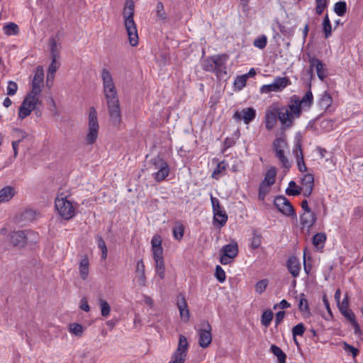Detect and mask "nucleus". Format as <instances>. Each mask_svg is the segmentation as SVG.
<instances>
[{
    "label": "nucleus",
    "mask_w": 363,
    "mask_h": 363,
    "mask_svg": "<svg viewBox=\"0 0 363 363\" xmlns=\"http://www.w3.org/2000/svg\"><path fill=\"white\" fill-rule=\"evenodd\" d=\"M313 104V96L311 90L307 91L301 99L296 94L291 96L286 106H279L281 130H286L294 126L295 120L301 116L303 111H308Z\"/></svg>",
    "instance_id": "nucleus-1"
},
{
    "label": "nucleus",
    "mask_w": 363,
    "mask_h": 363,
    "mask_svg": "<svg viewBox=\"0 0 363 363\" xmlns=\"http://www.w3.org/2000/svg\"><path fill=\"white\" fill-rule=\"evenodd\" d=\"M101 79L109 116L113 124L118 125L121 121V113L118 92L113 77L106 68L101 71Z\"/></svg>",
    "instance_id": "nucleus-2"
},
{
    "label": "nucleus",
    "mask_w": 363,
    "mask_h": 363,
    "mask_svg": "<svg viewBox=\"0 0 363 363\" xmlns=\"http://www.w3.org/2000/svg\"><path fill=\"white\" fill-rule=\"evenodd\" d=\"M44 70L41 66L36 67L32 82V89L22 101L19 107L18 118L24 119L28 116L31 111L35 110L38 104H40L39 96L42 91L43 84Z\"/></svg>",
    "instance_id": "nucleus-3"
},
{
    "label": "nucleus",
    "mask_w": 363,
    "mask_h": 363,
    "mask_svg": "<svg viewBox=\"0 0 363 363\" xmlns=\"http://www.w3.org/2000/svg\"><path fill=\"white\" fill-rule=\"evenodd\" d=\"M135 4L133 0H125L123 9L124 25L127 31L129 43L132 46L138 44V35L136 23L133 20Z\"/></svg>",
    "instance_id": "nucleus-4"
},
{
    "label": "nucleus",
    "mask_w": 363,
    "mask_h": 363,
    "mask_svg": "<svg viewBox=\"0 0 363 363\" xmlns=\"http://www.w3.org/2000/svg\"><path fill=\"white\" fill-rule=\"evenodd\" d=\"M99 125L97 120V112L94 107H91L89 114V130L86 135V143L88 145L94 144L99 134Z\"/></svg>",
    "instance_id": "nucleus-5"
},
{
    "label": "nucleus",
    "mask_w": 363,
    "mask_h": 363,
    "mask_svg": "<svg viewBox=\"0 0 363 363\" xmlns=\"http://www.w3.org/2000/svg\"><path fill=\"white\" fill-rule=\"evenodd\" d=\"M211 201L213 213V223L215 226L220 228L226 224L228 218V215L223 209V206L220 205V201L217 198L213 196L212 194H211Z\"/></svg>",
    "instance_id": "nucleus-6"
},
{
    "label": "nucleus",
    "mask_w": 363,
    "mask_h": 363,
    "mask_svg": "<svg viewBox=\"0 0 363 363\" xmlns=\"http://www.w3.org/2000/svg\"><path fill=\"white\" fill-rule=\"evenodd\" d=\"M55 208L58 213L65 220H69L75 216V208L72 201L67 200V197L56 198Z\"/></svg>",
    "instance_id": "nucleus-7"
},
{
    "label": "nucleus",
    "mask_w": 363,
    "mask_h": 363,
    "mask_svg": "<svg viewBox=\"0 0 363 363\" xmlns=\"http://www.w3.org/2000/svg\"><path fill=\"white\" fill-rule=\"evenodd\" d=\"M189 346V345L186 337L183 335H180L177 348L172 354V359L169 362L184 363L187 355Z\"/></svg>",
    "instance_id": "nucleus-8"
},
{
    "label": "nucleus",
    "mask_w": 363,
    "mask_h": 363,
    "mask_svg": "<svg viewBox=\"0 0 363 363\" xmlns=\"http://www.w3.org/2000/svg\"><path fill=\"white\" fill-rule=\"evenodd\" d=\"M290 84L291 81L289 78L286 77H277L272 84L262 85L260 87V93L269 94L270 92H280Z\"/></svg>",
    "instance_id": "nucleus-9"
},
{
    "label": "nucleus",
    "mask_w": 363,
    "mask_h": 363,
    "mask_svg": "<svg viewBox=\"0 0 363 363\" xmlns=\"http://www.w3.org/2000/svg\"><path fill=\"white\" fill-rule=\"evenodd\" d=\"M302 135L300 132L296 133L294 138V145L293 148V154L296 158L298 169L304 172L307 171V167L305 164L303 154L301 148Z\"/></svg>",
    "instance_id": "nucleus-10"
},
{
    "label": "nucleus",
    "mask_w": 363,
    "mask_h": 363,
    "mask_svg": "<svg viewBox=\"0 0 363 363\" xmlns=\"http://www.w3.org/2000/svg\"><path fill=\"white\" fill-rule=\"evenodd\" d=\"M274 205L283 215L296 218V213L289 200L284 196H277L274 199Z\"/></svg>",
    "instance_id": "nucleus-11"
},
{
    "label": "nucleus",
    "mask_w": 363,
    "mask_h": 363,
    "mask_svg": "<svg viewBox=\"0 0 363 363\" xmlns=\"http://www.w3.org/2000/svg\"><path fill=\"white\" fill-rule=\"evenodd\" d=\"M220 252L222 253V255L220 258V262L223 265L231 263L238 254V243L233 241L229 244L223 246Z\"/></svg>",
    "instance_id": "nucleus-12"
},
{
    "label": "nucleus",
    "mask_w": 363,
    "mask_h": 363,
    "mask_svg": "<svg viewBox=\"0 0 363 363\" xmlns=\"http://www.w3.org/2000/svg\"><path fill=\"white\" fill-rule=\"evenodd\" d=\"M201 328L197 330L199 346L206 348L212 342L211 326L208 321H204Z\"/></svg>",
    "instance_id": "nucleus-13"
},
{
    "label": "nucleus",
    "mask_w": 363,
    "mask_h": 363,
    "mask_svg": "<svg viewBox=\"0 0 363 363\" xmlns=\"http://www.w3.org/2000/svg\"><path fill=\"white\" fill-rule=\"evenodd\" d=\"M228 58L229 57L226 54L213 55V59L215 62L214 74L219 79H223L228 74L226 63Z\"/></svg>",
    "instance_id": "nucleus-14"
},
{
    "label": "nucleus",
    "mask_w": 363,
    "mask_h": 363,
    "mask_svg": "<svg viewBox=\"0 0 363 363\" xmlns=\"http://www.w3.org/2000/svg\"><path fill=\"white\" fill-rule=\"evenodd\" d=\"M280 116L281 111L279 106H272L266 111L264 124L268 130H271L275 127L277 120L280 121Z\"/></svg>",
    "instance_id": "nucleus-15"
},
{
    "label": "nucleus",
    "mask_w": 363,
    "mask_h": 363,
    "mask_svg": "<svg viewBox=\"0 0 363 363\" xmlns=\"http://www.w3.org/2000/svg\"><path fill=\"white\" fill-rule=\"evenodd\" d=\"M256 110L252 107L242 108L241 111H236L233 118L236 121H243L245 124H250L256 117Z\"/></svg>",
    "instance_id": "nucleus-16"
},
{
    "label": "nucleus",
    "mask_w": 363,
    "mask_h": 363,
    "mask_svg": "<svg viewBox=\"0 0 363 363\" xmlns=\"http://www.w3.org/2000/svg\"><path fill=\"white\" fill-rule=\"evenodd\" d=\"M308 62L312 67H314L318 77L323 81L328 77V69L325 64L315 56L309 57Z\"/></svg>",
    "instance_id": "nucleus-17"
},
{
    "label": "nucleus",
    "mask_w": 363,
    "mask_h": 363,
    "mask_svg": "<svg viewBox=\"0 0 363 363\" xmlns=\"http://www.w3.org/2000/svg\"><path fill=\"white\" fill-rule=\"evenodd\" d=\"M134 280H135L140 286H146L145 267L143 259L138 260L136 262Z\"/></svg>",
    "instance_id": "nucleus-18"
},
{
    "label": "nucleus",
    "mask_w": 363,
    "mask_h": 363,
    "mask_svg": "<svg viewBox=\"0 0 363 363\" xmlns=\"http://www.w3.org/2000/svg\"><path fill=\"white\" fill-rule=\"evenodd\" d=\"M177 306L179 311L182 320L184 322H187L189 319L190 313L185 297L182 294H179L177 297Z\"/></svg>",
    "instance_id": "nucleus-19"
},
{
    "label": "nucleus",
    "mask_w": 363,
    "mask_h": 363,
    "mask_svg": "<svg viewBox=\"0 0 363 363\" xmlns=\"http://www.w3.org/2000/svg\"><path fill=\"white\" fill-rule=\"evenodd\" d=\"M286 268L294 278L298 277L301 271V263L298 259L295 256L289 257L286 262Z\"/></svg>",
    "instance_id": "nucleus-20"
},
{
    "label": "nucleus",
    "mask_w": 363,
    "mask_h": 363,
    "mask_svg": "<svg viewBox=\"0 0 363 363\" xmlns=\"http://www.w3.org/2000/svg\"><path fill=\"white\" fill-rule=\"evenodd\" d=\"M10 240L13 246H25L27 242L26 231L18 230L13 232L11 235Z\"/></svg>",
    "instance_id": "nucleus-21"
},
{
    "label": "nucleus",
    "mask_w": 363,
    "mask_h": 363,
    "mask_svg": "<svg viewBox=\"0 0 363 363\" xmlns=\"http://www.w3.org/2000/svg\"><path fill=\"white\" fill-rule=\"evenodd\" d=\"M316 214L313 211L303 212L300 216L301 224L303 228H310L316 222Z\"/></svg>",
    "instance_id": "nucleus-22"
},
{
    "label": "nucleus",
    "mask_w": 363,
    "mask_h": 363,
    "mask_svg": "<svg viewBox=\"0 0 363 363\" xmlns=\"http://www.w3.org/2000/svg\"><path fill=\"white\" fill-rule=\"evenodd\" d=\"M152 257L155 262L156 274L159 276L160 279H163L165 277V266L163 255H158V257H157L155 255Z\"/></svg>",
    "instance_id": "nucleus-23"
},
{
    "label": "nucleus",
    "mask_w": 363,
    "mask_h": 363,
    "mask_svg": "<svg viewBox=\"0 0 363 363\" xmlns=\"http://www.w3.org/2000/svg\"><path fill=\"white\" fill-rule=\"evenodd\" d=\"M49 47L51 59L58 60L60 58V52L61 44L57 43L55 37H51L49 39Z\"/></svg>",
    "instance_id": "nucleus-24"
},
{
    "label": "nucleus",
    "mask_w": 363,
    "mask_h": 363,
    "mask_svg": "<svg viewBox=\"0 0 363 363\" xmlns=\"http://www.w3.org/2000/svg\"><path fill=\"white\" fill-rule=\"evenodd\" d=\"M152 256L163 255V248L162 247V239L160 235H155L151 240Z\"/></svg>",
    "instance_id": "nucleus-25"
},
{
    "label": "nucleus",
    "mask_w": 363,
    "mask_h": 363,
    "mask_svg": "<svg viewBox=\"0 0 363 363\" xmlns=\"http://www.w3.org/2000/svg\"><path fill=\"white\" fill-rule=\"evenodd\" d=\"M169 166L167 163L165 165L160 167V168L153 174V177L157 182H161L165 180L169 176Z\"/></svg>",
    "instance_id": "nucleus-26"
},
{
    "label": "nucleus",
    "mask_w": 363,
    "mask_h": 363,
    "mask_svg": "<svg viewBox=\"0 0 363 363\" xmlns=\"http://www.w3.org/2000/svg\"><path fill=\"white\" fill-rule=\"evenodd\" d=\"M15 195V190L12 186H7L0 190V203L11 200Z\"/></svg>",
    "instance_id": "nucleus-27"
},
{
    "label": "nucleus",
    "mask_w": 363,
    "mask_h": 363,
    "mask_svg": "<svg viewBox=\"0 0 363 363\" xmlns=\"http://www.w3.org/2000/svg\"><path fill=\"white\" fill-rule=\"evenodd\" d=\"M89 261L87 256H84L79 262V270L80 277L83 280L86 279L89 274Z\"/></svg>",
    "instance_id": "nucleus-28"
},
{
    "label": "nucleus",
    "mask_w": 363,
    "mask_h": 363,
    "mask_svg": "<svg viewBox=\"0 0 363 363\" xmlns=\"http://www.w3.org/2000/svg\"><path fill=\"white\" fill-rule=\"evenodd\" d=\"M277 175V169L275 167H270L265 173L264 179L261 182V184H266L271 186L275 182V178Z\"/></svg>",
    "instance_id": "nucleus-29"
},
{
    "label": "nucleus",
    "mask_w": 363,
    "mask_h": 363,
    "mask_svg": "<svg viewBox=\"0 0 363 363\" xmlns=\"http://www.w3.org/2000/svg\"><path fill=\"white\" fill-rule=\"evenodd\" d=\"M333 99L328 91H325L318 101V105L321 109L327 111L331 106Z\"/></svg>",
    "instance_id": "nucleus-30"
},
{
    "label": "nucleus",
    "mask_w": 363,
    "mask_h": 363,
    "mask_svg": "<svg viewBox=\"0 0 363 363\" xmlns=\"http://www.w3.org/2000/svg\"><path fill=\"white\" fill-rule=\"evenodd\" d=\"M274 152L275 157L279 160L281 167L288 171L291 165L287 157L284 154V150H278L277 151H274Z\"/></svg>",
    "instance_id": "nucleus-31"
},
{
    "label": "nucleus",
    "mask_w": 363,
    "mask_h": 363,
    "mask_svg": "<svg viewBox=\"0 0 363 363\" xmlns=\"http://www.w3.org/2000/svg\"><path fill=\"white\" fill-rule=\"evenodd\" d=\"M184 225L180 222H176L174 226L172 228L173 238L178 241L182 240L184 234Z\"/></svg>",
    "instance_id": "nucleus-32"
},
{
    "label": "nucleus",
    "mask_w": 363,
    "mask_h": 363,
    "mask_svg": "<svg viewBox=\"0 0 363 363\" xmlns=\"http://www.w3.org/2000/svg\"><path fill=\"white\" fill-rule=\"evenodd\" d=\"M269 350L274 356L277 357L279 363H286V354L279 347L276 345H272Z\"/></svg>",
    "instance_id": "nucleus-33"
},
{
    "label": "nucleus",
    "mask_w": 363,
    "mask_h": 363,
    "mask_svg": "<svg viewBox=\"0 0 363 363\" xmlns=\"http://www.w3.org/2000/svg\"><path fill=\"white\" fill-rule=\"evenodd\" d=\"M288 148V144L284 137L277 138L274 140L272 143L273 151L278 150H284Z\"/></svg>",
    "instance_id": "nucleus-34"
},
{
    "label": "nucleus",
    "mask_w": 363,
    "mask_h": 363,
    "mask_svg": "<svg viewBox=\"0 0 363 363\" xmlns=\"http://www.w3.org/2000/svg\"><path fill=\"white\" fill-rule=\"evenodd\" d=\"M322 26V30L324 33L325 38L328 39L332 35V26L328 14L324 17Z\"/></svg>",
    "instance_id": "nucleus-35"
},
{
    "label": "nucleus",
    "mask_w": 363,
    "mask_h": 363,
    "mask_svg": "<svg viewBox=\"0 0 363 363\" xmlns=\"http://www.w3.org/2000/svg\"><path fill=\"white\" fill-rule=\"evenodd\" d=\"M96 241L98 247L101 251V259L105 260L107 258V254H108V249H107L106 242L104 240L103 238L99 235H97L96 236Z\"/></svg>",
    "instance_id": "nucleus-36"
},
{
    "label": "nucleus",
    "mask_w": 363,
    "mask_h": 363,
    "mask_svg": "<svg viewBox=\"0 0 363 363\" xmlns=\"http://www.w3.org/2000/svg\"><path fill=\"white\" fill-rule=\"evenodd\" d=\"M4 34L7 35H16L19 33L18 26L15 23H9L3 27Z\"/></svg>",
    "instance_id": "nucleus-37"
},
{
    "label": "nucleus",
    "mask_w": 363,
    "mask_h": 363,
    "mask_svg": "<svg viewBox=\"0 0 363 363\" xmlns=\"http://www.w3.org/2000/svg\"><path fill=\"white\" fill-rule=\"evenodd\" d=\"M202 68L206 72H215V62L213 59V55L211 57H207L202 62Z\"/></svg>",
    "instance_id": "nucleus-38"
},
{
    "label": "nucleus",
    "mask_w": 363,
    "mask_h": 363,
    "mask_svg": "<svg viewBox=\"0 0 363 363\" xmlns=\"http://www.w3.org/2000/svg\"><path fill=\"white\" fill-rule=\"evenodd\" d=\"M227 166L228 164L225 160L218 162L216 167L212 172L211 177L216 179H218L220 177V174L226 169Z\"/></svg>",
    "instance_id": "nucleus-39"
},
{
    "label": "nucleus",
    "mask_w": 363,
    "mask_h": 363,
    "mask_svg": "<svg viewBox=\"0 0 363 363\" xmlns=\"http://www.w3.org/2000/svg\"><path fill=\"white\" fill-rule=\"evenodd\" d=\"M334 12L338 16H343L347 12V4L345 1H340L335 4Z\"/></svg>",
    "instance_id": "nucleus-40"
},
{
    "label": "nucleus",
    "mask_w": 363,
    "mask_h": 363,
    "mask_svg": "<svg viewBox=\"0 0 363 363\" xmlns=\"http://www.w3.org/2000/svg\"><path fill=\"white\" fill-rule=\"evenodd\" d=\"M285 192L288 196H298L301 193V188L297 187L294 181H291Z\"/></svg>",
    "instance_id": "nucleus-41"
},
{
    "label": "nucleus",
    "mask_w": 363,
    "mask_h": 363,
    "mask_svg": "<svg viewBox=\"0 0 363 363\" xmlns=\"http://www.w3.org/2000/svg\"><path fill=\"white\" fill-rule=\"evenodd\" d=\"M305 330H306L305 326H304L303 323H298L292 328V335H293L294 340L296 345H298V343L296 339V336H303L304 334Z\"/></svg>",
    "instance_id": "nucleus-42"
},
{
    "label": "nucleus",
    "mask_w": 363,
    "mask_h": 363,
    "mask_svg": "<svg viewBox=\"0 0 363 363\" xmlns=\"http://www.w3.org/2000/svg\"><path fill=\"white\" fill-rule=\"evenodd\" d=\"M273 313L271 310L264 311L261 316V323L264 327H268L272 319H273Z\"/></svg>",
    "instance_id": "nucleus-43"
},
{
    "label": "nucleus",
    "mask_w": 363,
    "mask_h": 363,
    "mask_svg": "<svg viewBox=\"0 0 363 363\" xmlns=\"http://www.w3.org/2000/svg\"><path fill=\"white\" fill-rule=\"evenodd\" d=\"M326 241V235L324 233H318L313 238V244L316 247H323Z\"/></svg>",
    "instance_id": "nucleus-44"
},
{
    "label": "nucleus",
    "mask_w": 363,
    "mask_h": 363,
    "mask_svg": "<svg viewBox=\"0 0 363 363\" xmlns=\"http://www.w3.org/2000/svg\"><path fill=\"white\" fill-rule=\"evenodd\" d=\"M301 184L303 187H314V177L312 174H306L301 179Z\"/></svg>",
    "instance_id": "nucleus-45"
},
{
    "label": "nucleus",
    "mask_w": 363,
    "mask_h": 363,
    "mask_svg": "<svg viewBox=\"0 0 363 363\" xmlns=\"http://www.w3.org/2000/svg\"><path fill=\"white\" fill-rule=\"evenodd\" d=\"M267 44V37L265 35H262L253 41V45L259 49H264Z\"/></svg>",
    "instance_id": "nucleus-46"
},
{
    "label": "nucleus",
    "mask_w": 363,
    "mask_h": 363,
    "mask_svg": "<svg viewBox=\"0 0 363 363\" xmlns=\"http://www.w3.org/2000/svg\"><path fill=\"white\" fill-rule=\"evenodd\" d=\"M247 80L246 75L238 76L234 81L235 89L238 91L242 90L246 86Z\"/></svg>",
    "instance_id": "nucleus-47"
},
{
    "label": "nucleus",
    "mask_w": 363,
    "mask_h": 363,
    "mask_svg": "<svg viewBox=\"0 0 363 363\" xmlns=\"http://www.w3.org/2000/svg\"><path fill=\"white\" fill-rule=\"evenodd\" d=\"M69 330L76 336L81 337L83 334V326L79 323H72L69 325Z\"/></svg>",
    "instance_id": "nucleus-48"
},
{
    "label": "nucleus",
    "mask_w": 363,
    "mask_h": 363,
    "mask_svg": "<svg viewBox=\"0 0 363 363\" xmlns=\"http://www.w3.org/2000/svg\"><path fill=\"white\" fill-rule=\"evenodd\" d=\"M315 13L321 15L324 10L328 7V0H315Z\"/></svg>",
    "instance_id": "nucleus-49"
},
{
    "label": "nucleus",
    "mask_w": 363,
    "mask_h": 363,
    "mask_svg": "<svg viewBox=\"0 0 363 363\" xmlns=\"http://www.w3.org/2000/svg\"><path fill=\"white\" fill-rule=\"evenodd\" d=\"M157 17L161 21H165L167 18V15L164 9V5L161 1L157 2L156 6Z\"/></svg>",
    "instance_id": "nucleus-50"
},
{
    "label": "nucleus",
    "mask_w": 363,
    "mask_h": 363,
    "mask_svg": "<svg viewBox=\"0 0 363 363\" xmlns=\"http://www.w3.org/2000/svg\"><path fill=\"white\" fill-rule=\"evenodd\" d=\"M270 186L264 184H259L258 199L261 201H264L266 195L269 193Z\"/></svg>",
    "instance_id": "nucleus-51"
},
{
    "label": "nucleus",
    "mask_w": 363,
    "mask_h": 363,
    "mask_svg": "<svg viewBox=\"0 0 363 363\" xmlns=\"http://www.w3.org/2000/svg\"><path fill=\"white\" fill-rule=\"evenodd\" d=\"M99 304L101 307V313L103 317H107L109 315L111 312V307L109 303L103 299L99 300Z\"/></svg>",
    "instance_id": "nucleus-52"
},
{
    "label": "nucleus",
    "mask_w": 363,
    "mask_h": 363,
    "mask_svg": "<svg viewBox=\"0 0 363 363\" xmlns=\"http://www.w3.org/2000/svg\"><path fill=\"white\" fill-rule=\"evenodd\" d=\"M150 164L154 167V169H158L160 167L167 164V162L162 157L158 155L151 159Z\"/></svg>",
    "instance_id": "nucleus-53"
},
{
    "label": "nucleus",
    "mask_w": 363,
    "mask_h": 363,
    "mask_svg": "<svg viewBox=\"0 0 363 363\" xmlns=\"http://www.w3.org/2000/svg\"><path fill=\"white\" fill-rule=\"evenodd\" d=\"M60 67V62H57V60L52 59L51 63L49 65L48 69V77L50 78H52V75H55V72Z\"/></svg>",
    "instance_id": "nucleus-54"
},
{
    "label": "nucleus",
    "mask_w": 363,
    "mask_h": 363,
    "mask_svg": "<svg viewBox=\"0 0 363 363\" xmlns=\"http://www.w3.org/2000/svg\"><path fill=\"white\" fill-rule=\"evenodd\" d=\"M215 277L220 283L224 282L226 279L225 272L220 265L216 267Z\"/></svg>",
    "instance_id": "nucleus-55"
},
{
    "label": "nucleus",
    "mask_w": 363,
    "mask_h": 363,
    "mask_svg": "<svg viewBox=\"0 0 363 363\" xmlns=\"http://www.w3.org/2000/svg\"><path fill=\"white\" fill-rule=\"evenodd\" d=\"M340 311L342 315H343L350 322V323L356 321L355 315L352 310L349 308L342 309L340 308Z\"/></svg>",
    "instance_id": "nucleus-56"
},
{
    "label": "nucleus",
    "mask_w": 363,
    "mask_h": 363,
    "mask_svg": "<svg viewBox=\"0 0 363 363\" xmlns=\"http://www.w3.org/2000/svg\"><path fill=\"white\" fill-rule=\"evenodd\" d=\"M343 350L348 353H351L352 357L355 358L359 354V350L346 342H343Z\"/></svg>",
    "instance_id": "nucleus-57"
},
{
    "label": "nucleus",
    "mask_w": 363,
    "mask_h": 363,
    "mask_svg": "<svg viewBox=\"0 0 363 363\" xmlns=\"http://www.w3.org/2000/svg\"><path fill=\"white\" fill-rule=\"evenodd\" d=\"M267 285H268L267 279H262V280L259 281L258 282H257V284L255 285L256 292L261 294L266 290Z\"/></svg>",
    "instance_id": "nucleus-58"
},
{
    "label": "nucleus",
    "mask_w": 363,
    "mask_h": 363,
    "mask_svg": "<svg viewBox=\"0 0 363 363\" xmlns=\"http://www.w3.org/2000/svg\"><path fill=\"white\" fill-rule=\"evenodd\" d=\"M18 90V84L13 81H9L6 87V94L9 96L16 94Z\"/></svg>",
    "instance_id": "nucleus-59"
},
{
    "label": "nucleus",
    "mask_w": 363,
    "mask_h": 363,
    "mask_svg": "<svg viewBox=\"0 0 363 363\" xmlns=\"http://www.w3.org/2000/svg\"><path fill=\"white\" fill-rule=\"evenodd\" d=\"M304 296H305L304 294H302L301 297L299 300V303H298V309L301 311L306 312V311H308L309 307H308V301Z\"/></svg>",
    "instance_id": "nucleus-60"
},
{
    "label": "nucleus",
    "mask_w": 363,
    "mask_h": 363,
    "mask_svg": "<svg viewBox=\"0 0 363 363\" xmlns=\"http://www.w3.org/2000/svg\"><path fill=\"white\" fill-rule=\"evenodd\" d=\"M13 137L16 138V140H19V143H21L24 138H26L28 136L27 133L25 131L19 128H13Z\"/></svg>",
    "instance_id": "nucleus-61"
},
{
    "label": "nucleus",
    "mask_w": 363,
    "mask_h": 363,
    "mask_svg": "<svg viewBox=\"0 0 363 363\" xmlns=\"http://www.w3.org/2000/svg\"><path fill=\"white\" fill-rule=\"evenodd\" d=\"M285 316V312L284 311H280L276 313L275 315V325L277 326L279 325Z\"/></svg>",
    "instance_id": "nucleus-62"
},
{
    "label": "nucleus",
    "mask_w": 363,
    "mask_h": 363,
    "mask_svg": "<svg viewBox=\"0 0 363 363\" xmlns=\"http://www.w3.org/2000/svg\"><path fill=\"white\" fill-rule=\"evenodd\" d=\"M291 306V304L285 299H282L279 303L274 306L273 308L275 310L277 307L281 309H286Z\"/></svg>",
    "instance_id": "nucleus-63"
},
{
    "label": "nucleus",
    "mask_w": 363,
    "mask_h": 363,
    "mask_svg": "<svg viewBox=\"0 0 363 363\" xmlns=\"http://www.w3.org/2000/svg\"><path fill=\"white\" fill-rule=\"evenodd\" d=\"M348 299H349L348 295L345 294L343 300L342 301V302L340 303V301L339 304H337L339 310H340V308L342 309L348 308V307H349V301H348Z\"/></svg>",
    "instance_id": "nucleus-64"
}]
</instances>
